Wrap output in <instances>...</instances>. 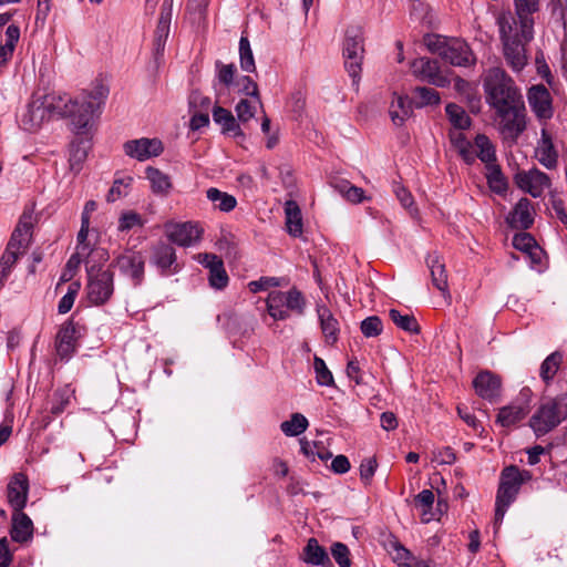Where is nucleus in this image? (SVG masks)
I'll use <instances>...</instances> for the list:
<instances>
[{"mask_svg":"<svg viewBox=\"0 0 567 567\" xmlns=\"http://www.w3.org/2000/svg\"><path fill=\"white\" fill-rule=\"evenodd\" d=\"M109 89L103 84L96 85L91 92H82L76 99L55 93L34 99L21 117L24 130L35 131L52 115L69 116L78 135L89 134L94 120L107 97Z\"/></svg>","mask_w":567,"mask_h":567,"instance_id":"obj_1","label":"nucleus"},{"mask_svg":"<svg viewBox=\"0 0 567 567\" xmlns=\"http://www.w3.org/2000/svg\"><path fill=\"white\" fill-rule=\"evenodd\" d=\"M483 87L487 103L495 111L522 102L514 80L499 66L487 70Z\"/></svg>","mask_w":567,"mask_h":567,"instance_id":"obj_2","label":"nucleus"},{"mask_svg":"<svg viewBox=\"0 0 567 567\" xmlns=\"http://www.w3.org/2000/svg\"><path fill=\"white\" fill-rule=\"evenodd\" d=\"M426 48L454 66H470L475 64L476 58L468 44L457 38H446L439 34L424 37Z\"/></svg>","mask_w":567,"mask_h":567,"instance_id":"obj_3","label":"nucleus"},{"mask_svg":"<svg viewBox=\"0 0 567 567\" xmlns=\"http://www.w3.org/2000/svg\"><path fill=\"white\" fill-rule=\"evenodd\" d=\"M567 420V392L545 400L529 419V426L536 436H543Z\"/></svg>","mask_w":567,"mask_h":567,"instance_id":"obj_4","label":"nucleus"},{"mask_svg":"<svg viewBox=\"0 0 567 567\" xmlns=\"http://www.w3.org/2000/svg\"><path fill=\"white\" fill-rule=\"evenodd\" d=\"M530 478L532 475L528 471H520L514 465L507 466L502 471L495 503V525L502 523L508 506L515 501L522 484Z\"/></svg>","mask_w":567,"mask_h":567,"instance_id":"obj_5","label":"nucleus"},{"mask_svg":"<svg viewBox=\"0 0 567 567\" xmlns=\"http://www.w3.org/2000/svg\"><path fill=\"white\" fill-rule=\"evenodd\" d=\"M267 311L275 320H286L289 311L301 316L305 312L306 299L300 290L291 288L287 292L271 291L267 298Z\"/></svg>","mask_w":567,"mask_h":567,"instance_id":"obj_6","label":"nucleus"},{"mask_svg":"<svg viewBox=\"0 0 567 567\" xmlns=\"http://www.w3.org/2000/svg\"><path fill=\"white\" fill-rule=\"evenodd\" d=\"M498 130L504 141L516 143L526 128V113L523 102L495 111Z\"/></svg>","mask_w":567,"mask_h":567,"instance_id":"obj_7","label":"nucleus"},{"mask_svg":"<svg viewBox=\"0 0 567 567\" xmlns=\"http://www.w3.org/2000/svg\"><path fill=\"white\" fill-rule=\"evenodd\" d=\"M363 53L362 31L359 28H349L346 32L343 43V56L346 69L352 78L353 83H358L359 81Z\"/></svg>","mask_w":567,"mask_h":567,"instance_id":"obj_8","label":"nucleus"},{"mask_svg":"<svg viewBox=\"0 0 567 567\" xmlns=\"http://www.w3.org/2000/svg\"><path fill=\"white\" fill-rule=\"evenodd\" d=\"M86 271L89 300L96 306L105 303L114 291L113 274L96 266H89Z\"/></svg>","mask_w":567,"mask_h":567,"instance_id":"obj_9","label":"nucleus"},{"mask_svg":"<svg viewBox=\"0 0 567 567\" xmlns=\"http://www.w3.org/2000/svg\"><path fill=\"white\" fill-rule=\"evenodd\" d=\"M146 256L142 251L126 249L112 261L122 276L131 280L133 286H140L145 276Z\"/></svg>","mask_w":567,"mask_h":567,"instance_id":"obj_10","label":"nucleus"},{"mask_svg":"<svg viewBox=\"0 0 567 567\" xmlns=\"http://www.w3.org/2000/svg\"><path fill=\"white\" fill-rule=\"evenodd\" d=\"M33 224V212L24 210L19 218L6 250L14 252L17 257L23 255L31 243Z\"/></svg>","mask_w":567,"mask_h":567,"instance_id":"obj_11","label":"nucleus"},{"mask_svg":"<svg viewBox=\"0 0 567 567\" xmlns=\"http://www.w3.org/2000/svg\"><path fill=\"white\" fill-rule=\"evenodd\" d=\"M410 66L412 74L421 81L439 87H445L450 84L449 78L441 71L436 60L422 56L413 60Z\"/></svg>","mask_w":567,"mask_h":567,"instance_id":"obj_12","label":"nucleus"},{"mask_svg":"<svg viewBox=\"0 0 567 567\" xmlns=\"http://www.w3.org/2000/svg\"><path fill=\"white\" fill-rule=\"evenodd\" d=\"M516 185L533 197H539L551 185L549 176L534 167L515 175Z\"/></svg>","mask_w":567,"mask_h":567,"instance_id":"obj_13","label":"nucleus"},{"mask_svg":"<svg viewBox=\"0 0 567 567\" xmlns=\"http://www.w3.org/2000/svg\"><path fill=\"white\" fill-rule=\"evenodd\" d=\"M202 228L195 223H168L165 225V234L169 241L182 246H193L200 239Z\"/></svg>","mask_w":567,"mask_h":567,"instance_id":"obj_14","label":"nucleus"},{"mask_svg":"<svg viewBox=\"0 0 567 567\" xmlns=\"http://www.w3.org/2000/svg\"><path fill=\"white\" fill-rule=\"evenodd\" d=\"M501 41L525 40L532 41L534 38V24H530L529 34L524 32L522 19L512 12H502L497 17Z\"/></svg>","mask_w":567,"mask_h":567,"instance_id":"obj_15","label":"nucleus"},{"mask_svg":"<svg viewBox=\"0 0 567 567\" xmlns=\"http://www.w3.org/2000/svg\"><path fill=\"white\" fill-rule=\"evenodd\" d=\"M124 153L140 162H144L151 157L158 156L164 147L158 138H137L127 141L123 145Z\"/></svg>","mask_w":567,"mask_h":567,"instance_id":"obj_16","label":"nucleus"},{"mask_svg":"<svg viewBox=\"0 0 567 567\" xmlns=\"http://www.w3.org/2000/svg\"><path fill=\"white\" fill-rule=\"evenodd\" d=\"M195 259L209 270V285L215 289H224L229 281L220 257L215 254H198Z\"/></svg>","mask_w":567,"mask_h":567,"instance_id":"obj_17","label":"nucleus"},{"mask_svg":"<svg viewBox=\"0 0 567 567\" xmlns=\"http://www.w3.org/2000/svg\"><path fill=\"white\" fill-rule=\"evenodd\" d=\"M29 493V480L23 473H16L7 485V499L12 511L23 509Z\"/></svg>","mask_w":567,"mask_h":567,"instance_id":"obj_18","label":"nucleus"},{"mask_svg":"<svg viewBox=\"0 0 567 567\" xmlns=\"http://www.w3.org/2000/svg\"><path fill=\"white\" fill-rule=\"evenodd\" d=\"M529 42L524 39L502 41L504 58L514 72H520L526 66L528 61L526 45Z\"/></svg>","mask_w":567,"mask_h":567,"instance_id":"obj_19","label":"nucleus"},{"mask_svg":"<svg viewBox=\"0 0 567 567\" xmlns=\"http://www.w3.org/2000/svg\"><path fill=\"white\" fill-rule=\"evenodd\" d=\"M527 100L530 109L539 118H550L553 115L549 91L543 85H534L528 90Z\"/></svg>","mask_w":567,"mask_h":567,"instance_id":"obj_20","label":"nucleus"},{"mask_svg":"<svg viewBox=\"0 0 567 567\" xmlns=\"http://www.w3.org/2000/svg\"><path fill=\"white\" fill-rule=\"evenodd\" d=\"M535 158L547 169H554L558 165V153L550 134L545 128L542 130L540 140L537 142Z\"/></svg>","mask_w":567,"mask_h":567,"instance_id":"obj_21","label":"nucleus"},{"mask_svg":"<svg viewBox=\"0 0 567 567\" xmlns=\"http://www.w3.org/2000/svg\"><path fill=\"white\" fill-rule=\"evenodd\" d=\"M501 384V379L489 371L480 372L473 380L476 394L488 401L499 395Z\"/></svg>","mask_w":567,"mask_h":567,"instance_id":"obj_22","label":"nucleus"},{"mask_svg":"<svg viewBox=\"0 0 567 567\" xmlns=\"http://www.w3.org/2000/svg\"><path fill=\"white\" fill-rule=\"evenodd\" d=\"M173 13V0H164L161 7V14L154 34V47L156 53L164 51L165 43L169 35Z\"/></svg>","mask_w":567,"mask_h":567,"instance_id":"obj_23","label":"nucleus"},{"mask_svg":"<svg viewBox=\"0 0 567 567\" xmlns=\"http://www.w3.org/2000/svg\"><path fill=\"white\" fill-rule=\"evenodd\" d=\"M426 264L430 269L433 286L440 290L445 298L450 299L447 272L442 257L437 252L429 254Z\"/></svg>","mask_w":567,"mask_h":567,"instance_id":"obj_24","label":"nucleus"},{"mask_svg":"<svg viewBox=\"0 0 567 567\" xmlns=\"http://www.w3.org/2000/svg\"><path fill=\"white\" fill-rule=\"evenodd\" d=\"M12 526L10 530L11 538L18 543H24L31 539L33 535V523L22 509L13 511Z\"/></svg>","mask_w":567,"mask_h":567,"instance_id":"obj_25","label":"nucleus"},{"mask_svg":"<svg viewBox=\"0 0 567 567\" xmlns=\"http://www.w3.org/2000/svg\"><path fill=\"white\" fill-rule=\"evenodd\" d=\"M317 313L324 340L328 344H334L339 336V322L329 308L323 305L317 306Z\"/></svg>","mask_w":567,"mask_h":567,"instance_id":"obj_26","label":"nucleus"},{"mask_svg":"<svg viewBox=\"0 0 567 567\" xmlns=\"http://www.w3.org/2000/svg\"><path fill=\"white\" fill-rule=\"evenodd\" d=\"M213 120L221 126L223 133L231 134L235 138L245 140L240 124L230 111L221 106H215L213 110Z\"/></svg>","mask_w":567,"mask_h":567,"instance_id":"obj_27","label":"nucleus"},{"mask_svg":"<svg viewBox=\"0 0 567 567\" xmlns=\"http://www.w3.org/2000/svg\"><path fill=\"white\" fill-rule=\"evenodd\" d=\"M76 329L72 322L63 324L56 336V352L61 358L70 357L75 350Z\"/></svg>","mask_w":567,"mask_h":567,"instance_id":"obj_28","label":"nucleus"},{"mask_svg":"<svg viewBox=\"0 0 567 567\" xmlns=\"http://www.w3.org/2000/svg\"><path fill=\"white\" fill-rule=\"evenodd\" d=\"M302 559L305 563L321 566L332 567L326 549L319 545L316 538H309L306 547L303 548Z\"/></svg>","mask_w":567,"mask_h":567,"instance_id":"obj_29","label":"nucleus"},{"mask_svg":"<svg viewBox=\"0 0 567 567\" xmlns=\"http://www.w3.org/2000/svg\"><path fill=\"white\" fill-rule=\"evenodd\" d=\"M515 13L522 19L524 32L529 34L530 24H534V13L539 10V0H513Z\"/></svg>","mask_w":567,"mask_h":567,"instance_id":"obj_30","label":"nucleus"},{"mask_svg":"<svg viewBox=\"0 0 567 567\" xmlns=\"http://www.w3.org/2000/svg\"><path fill=\"white\" fill-rule=\"evenodd\" d=\"M176 261L175 249L165 243H158L152 249V262L162 271H167Z\"/></svg>","mask_w":567,"mask_h":567,"instance_id":"obj_31","label":"nucleus"},{"mask_svg":"<svg viewBox=\"0 0 567 567\" xmlns=\"http://www.w3.org/2000/svg\"><path fill=\"white\" fill-rule=\"evenodd\" d=\"M286 228L290 236L299 237L302 234V216L299 205L295 200L285 204Z\"/></svg>","mask_w":567,"mask_h":567,"instance_id":"obj_32","label":"nucleus"},{"mask_svg":"<svg viewBox=\"0 0 567 567\" xmlns=\"http://www.w3.org/2000/svg\"><path fill=\"white\" fill-rule=\"evenodd\" d=\"M533 221L532 203L527 198H520L511 215L512 225L516 228L527 229Z\"/></svg>","mask_w":567,"mask_h":567,"instance_id":"obj_33","label":"nucleus"},{"mask_svg":"<svg viewBox=\"0 0 567 567\" xmlns=\"http://www.w3.org/2000/svg\"><path fill=\"white\" fill-rule=\"evenodd\" d=\"M75 254L86 262L89 266H96L103 264L109 259V254L103 248H91L89 243L78 244Z\"/></svg>","mask_w":567,"mask_h":567,"instance_id":"obj_34","label":"nucleus"},{"mask_svg":"<svg viewBox=\"0 0 567 567\" xmlns=\"http://www.w3.org/2000/svg\"><path fill=\"white\" fill-rule=\"evenodd\" d=\"M392 122L395 125H402L412 114L411 102L405 96H395L389 110Z\"/></svg>","mask_w":567,"mask_h":567,"instance_id":"obj_35","label":"nucleus"},{"mask_svg":"<svg viewBox=\"0 0 567 567\" xmlns=\"http://www.w3.org/2000/svg\"><path fill=\"white\" fill-rule=\"evenodd\" d=\"M527 414V410L519 404H509L503 406L497 414V423L502 426H511L523 420Z\"/></svg>","mask_w":567,"mask_h":567,"instance_id":"obj_36","label":"nucleus"},{"mask_svg":"<svg viewBox=\"0 0 567 567\" xmlns=\"http://www.w3.org/2000/svg\"><path fill=\"white\" fill-rule=\"evenodd\" d=\"M19 38V27L14 24L9 25L6 30V43L0 45V66L7 64V62L12 58Z\"/></svg>","mask_w":567,"mask_h":567,"instance_id":"obj_37","label":"nucleus"},{"mask_svg":"<svg viewBox=\"0 0 567 567\" xmlns=\"http://www.w3.org/2000/svg\"><path fill=\"white\" fill-rule=\"evenodd\" d=\"M146 177L151 182V186L154 193L166 195L169 192L172 187L169 176L159 169L147 167Z\"/></svg>","mask_w":567,"mask_h":567,"instance_id":"obj_38","label":"nucleus"},{"mask_svg":"<svg viewBox=\"0 0 567 567\" xmlns=\"http://www.w3.org/2000/svg\"><path fill=\"white\" fill-rule=\"evenodd\" d=\"M563 362V354L558 351L550 353L540 364L539 375L545 383H549Z\"/></svg>","mask_w":567,"mask_h":567,"instance_id":"obj_39","label":"nucleus"},{"mask_svg":"<svg viewBox=\"0 0 567 567\" xmlns=\"http://www.w3.org/2000/svg\"><path fill=\"white\" fill-rule=\"evenodd\" d=\"M206 194L207 198L221 212H230L237 205V200L233 195L220 192L215 187L207 189Z\"/></svg>","mask_w":567,"mask_h":567,"instance_id":"obj_40","label":"nucleus"},{"mask_svg":"<svg viewBox=\"0 0 567 567\" xmlns=\"http://www.w3.org/2000/svg\"><path fill=\"white\" fill-rule=\"evenodd\" d=\"M389 317L394 322V324L402 329L405 332L409 333H419L420 332V326L413 315L405 313L402 315L396 309H391L389 311Z\"/></svg>","mask_w":567,"mask_h":567,"instance_id":"obj_41","label":"nucleus"},{"mask_svg":"<svg viewBox=\"0 0 567 567\" xmlns=\"http://www.w3.org/2000/svg\"><path fill=\"white\" fill-rule=\"evenodd\" d=\"M445 111L455 130H466L470 127L471 118L463 107L454 103H449Z\"/></svg>","mask_w":567,"mask_h":567,"instance_id":"obj_42","label":"nucleus"},{"mask_svg":"<svg viewBox=\"0 0 567 567\" xmlns=\"http://www.w3.org/2000/svg\"><path fill=\"white\" fill-rule=\"evenodd\" d=\"M308 420L300 413H293L290 420L280 424V430L287 436H298L303 433L308 427Z\"/></svg>","mask_w":567,"mask_h":567,"instance_id":"obj_43","label":"nucleus"},{"mask_svg":"<svg viewBox=\"0 0 567 567\" xmlns=\"http://www.w3.org/2000/svg\"><path fill=\"white\" fill-rule=\"evenodd\" d=\"M73 396L74 391L69 386L58 389L52 396L51 413L54 415L61 414L70 405Z\"/></svg>","mask_w":567,"mask_h":567,"instance_id":"obj_44","label":"nucleus"},{"mask_svg":"<svg viewBox=\"0 0 567 567\" xmlns=\"http://www.w3.org/2000/svg\"><path fill=\"white\" fill-rule=\"evenodd\" d=\"M475 145L478 148L477 157L486 164V167L494 165L496 161L495 150L491 141L485 135H477Z\"/></svg>","mask_w":567,"mask_h":567,"instance_id":"obj_45","label":"nucleus"},{"mask_svg":"<svg viewBox=\"0 0 567 567\" xmlns=\"http://www.w3.org/2000/svg\"><path fill=\"white\" fill-rule=\"evenodd\" d=\"M257 107H259V104H256V100L241 99L235 107L237 122L244 125L247 124L255 117Z\"/></svg>","mask_w":567,"mask_h":567,"instance_id":"obj_46","label":"nucleus"},{"mask_svg":"<svg viewBox=\"0 0 567 567\" xmlns=\"http://www.w3.org/2000/svg\"><path fill=\"white\" fill-rule=\"evenodd\" d=\"M239 59H240V68L246 72H255L256 64L252 54V50L250 48V42L248 38L241 37L239 40Z\"/></svg>","mask_w":567,"mask_h":567,"instance_id":"obj_47","label":"nucleus"},{"mask_svg":"<svg viewBox=\"0 0 567 567\" xmlns=\"http://www.w3.org/2000/svg\"><path fill=\"white\" fill-rule=\"evenodd\" d=\"M434 503V494L431 489H423L415 496V504L422 507L421 519L423 523H429L433 519L431 513Z\"/></svg>","mask_w":567,"mask_h":567,"instance_id":"obj_48","label":"nucleus"},{"mask_svg":"<svg viewBox=\"0 0 567 567\" xmlns=\"http://www.w3.org/2000/svg\"><path fill=\"white\" fill-rule=\"evenodd\" d=\"M486 178L488 182L489 187L496 192L502 193L506 189L507 183L505 177L502 174V171L497 164L489 165L486 167Z\"/></svg>","mask_w":567,"mask_h":567,"instance_id":"obj_49","label":"nucleus"},{"mask_svg":"<svg viewBox=\"0 0 567 567\" xmlns=\"http://www.w3.org/2000/svg\"><path fill=\"white\" fill-rule=\"evenodd\" d=\"M300 449L301 452L307 457L318 456L320 460H328L332 456V454L326 450L322 443L319 442H308L306 440H300Z\"/></svg>","mask_w":567,"mask_h":567,"instance_id":"obj_50","label":"nucleus"},{"mask_svg":"<svg viewBox=\"0 0 567 567\" xmlns=\"http://www.w3.org/2000/svg\"><path fill=\"white\" fill-rule=\"evenodd\" d=\"M414 93L415 97L419 99L415 101L417 107L439 104L441 101L439 92L431 87L419 86L414 90Z\"/></svg>","mask_w":567,"mask_h":567,"instance_id":"obj_51","label":"nucleus"},{"mask_svg":"<svg viewBox=\"0 0 567 567\" xmlns=\"http://www.w3.org/2000/svg\"><path fill=\"white\" fill-rule=\"evenodd\" d=\"M313 368L318 384L322 386H332L334 384L332 373L327 368L326 362L321 358L315 357Z\"/></svg>","mask_w":567,"mask_h":567,"instance_id":"obj_52","label":"nucleus"},{"mask_svg":"<svg viewBox=\"0 0 567 567\" xmlns=\"http://www.w3.org/2000/svg\"><path fill=\"white\" fill-rule=\"evenodd\" d=\"M392 556L396 564L405 567H413L416 561H421L415 559L412 553L399 543L392 545Z\"/></svg>","mask_w":567,"mask_h":567,"instance_id":"obj_53","label":"nucleus"},{"mask_svg":"<svg viewBox=\"0 0 567 567\" xmlns=\"http://www.w3.org/2000/svg\"><path fill=\"white\" fill-rule=\"evenodd\" d=\"M361 332L365 338L378 337L382 330L383 324L379 317L371 316L365 318L360 326Z\"/></svg>","mask_w":567,"mask_h":567,"instance_id":"obj_54","label":"nucleus"},{"mask_svg":"<svg viewBox=\"0 0 567 567\" xmlns=\"http://www.w3.org/2000/svg\"><path fill=\"white\" fill-rule=\"evenodd\" d=\"M215 68L217 72V80L220 84L225 86L233 84L236 72L235 64H224L220 61H216Z\"/></svg>","mask_w":567,"mask_h":567,"instance_id":"obj_55","label":"nucleus"},{"mask_svg":"<svg viewBox=\"0 0 567 567\" xmlns=\"http://www.w3.org/2000/svg\"><path fill=\"white\" fill-rule=\"evenodd\" d=\"M87 142L80 141L72 143L70 150V163L72 168L80 166L84 162L87 155Z\"/></svg>","mask_w":567,"mask_h":567,"instance_id":"obj_56","label":"nucleus"},{"mask_svg":"<svg viewBox=\"0 0 567 567\" xmlns=\"http://www.w3.org/2000/svg\"><path fill=\"white\" fill-rule=\"evenodd\" d=\"M133 178L130 176L114 181L113 186L111 187L106 196L107 202H115L120 197L126 196L127 189L131 186Z\"/></svg>","mask_w":567,"mask_h":567,"instance_id":"obj_57","label":"nucleus"},{"mask_svg":"<svg viewBox=\"0 0 567 567\" xmlns=\"http://www.w3.org/2000/svg\"><path fill=\"white\" fill-rule=\"evenodd\" d=\"M238 84L240 85V92L256 100V104H259V107L262 109L257 83L249 76H243L239 79Z\"/></svg>","mask_w":567,"mask_h":567,"instance_id":"obj_58","label":"nucleus"},{"mask_svg":"<svg viewBox=\"0 0 567 567\" xmlns=\"http://www.w3.org/2000/svg\"><path fill=\"white\" fill-rule=\"evenodd\" d=\"M331 554L340 567H350L351 566V560L349 557L350 551L344 544L334 543L331 547Z\"/></svg>","mask_w":567,"mask_h":567,"instance_id":"obj_59","label":"nucleus"},{"mask_svg":"<svg viewBox=\"0 0 567 567\" xmlns=\"http://www.w3.org/2000/svg\"><path fill=\"white\" fill-rule=\"evenodd\" d=\"M513 246L523 252H528L535 246H537L535 239L528 233L516 234L513 238Z\"/></svg>","mask_w":567,"mask_h":567,"instance_id":"obj_60","label":"nucleus"},{"mask_svg":"<svg viewBox=\"0 0 567 567\" xmlns=\"http://www.w3.org/2000/svg\"><path fill=\"white\" fill-rule=\"evenodd\" d=\"M377 461L372 457L364 458L360 464V478L364 484H370L377 471Z\"/></svg>","mask_w":567,"mask_h":567,"instance_id":"obj_61","label":"nucleus"},{"mask_svg":"<svg viewBox=\"0 0 567 567\" xmlns=\"http://www.w3.org/2000/svg\"><path fill=\"white\" fill-rule=\"evenodd\" d=\"M278 286H280V281L276 277H261L248 284L249 290L254 293Z\"/></svg>","mask_w":567,"mask_h":567,"instance_id":"obj_62","label":"nucleus"},{"mask_svg":"<svg viewBox=\"0 0 567 567\" xmlns=\"http://www.w3.org/2000/svg\"><path fill=\"white\" fill-rule=\"evenodd\" d=\"M136 226H142V218L136 213L123 214L118 221V229L121 231L130 230Z\"/></svg>","mask_w":567,"mask_h":567,"instance_id":"obj_63","label":"nucleus"},{"mask_svg":"<svg viewBox=\"0 0 567 567\" xmlns=\"http://www.w3.org/2000/svg\"><path fill=\"white\" fill-rule=\"evenodd\" d=\"M450 142L455 152L470 146L471 142L466 138L462 130H452L449 134Z\"/></svg>","mask_w":567,"mask_h":567,"instance_id":"obj_64","label":"nucleus"}]
</instances>
